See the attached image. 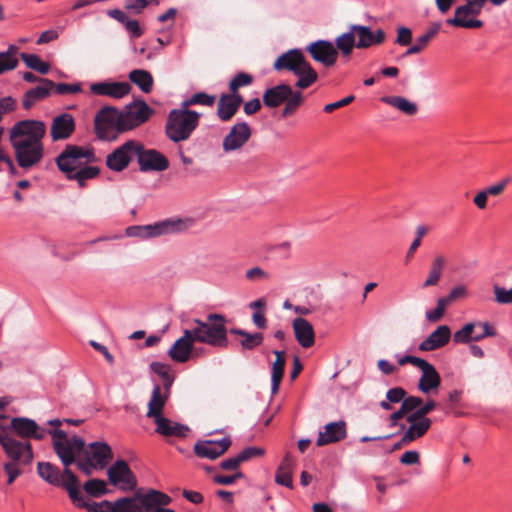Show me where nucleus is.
I'll return each instance as SVG.
<instances>
[{"instance_id": "f257e3e1", "label": "nucleus", "mask_w": 512, "mask_h": 512, "mask_svg": "<svg viewBox=\"0 0 512 512\" xmlns=\"http://www.w3.org/2000/svg\"><path fill=\"white\" fill-rule=\"evenodd\" d=\"M45 132L46 126L39 120H22L12 127L10 141L21 168H31L41 161L44 151L42 139Z\"/></svg>"}, {"instance_id": "f03ea898", "label": "nucleus", "mask_w": 512, "mask_h": 512, "mask_svg": "<svg viewBox=\"0 0 512 512\" xmlns=\"http://www.w3.org/2000/svg\"><path fill=\"white\" fill-rule=\"evenodd\" d=\"M96 156L92 148L67 145L56 158V163L69 180H74L80 187H85L86 181L96 178L100 169L93 166Z\"/></svg>"}, {"instance_id": "7ed1b4c3", "label": "nucleus", "mask_w": 512, "mask_h": 512, "mask_svg": "<svg viewBox=\"0 0 512 512\" xmlns=\"http://www.w3.org/2000/svg\"><path fill=\"white\" fill-rule=\"evenodd\" d=\"M38 475L50 485L61 487L68 492L71 501L79 508L88 507L80 492V485L76 475L69 466H64L63 471L50 462H38Z\"/></svg>"}, {"instance_id": "20e7f679", "label": "nucleus", "mask_w": 512, "mask_h": 512, "mask_svg": "<svg viewBox=\"0 0 512 512\" xmlns=\"http://www.w3.org/2000/svg\"><path fill=\"white\" fill-rule=\"evenodd\" d=\"M193 323L195 327L190 331L198 343L222 349L228 347L227 319L224 315L210 313L205 321L194 319Z\"/></svg>"}, {"instance_id": "39448f33", "label": "nucleus", "mask_w": 512, "mask_h": 512, "mask_svg": "<svg viewBox=\"0 0 512 512\" xmlns=\"http://www.w3.org/2000/svg\"><path fill=\"white\" fill-rule=\"evenodd\" d=\"M273 68L276 71H290L296 75L298 79L295 86L298 89H306L318 79L317 72L300 49H290L281 54L274 62Z\"/></svg>"}, {"instance_id": "423d86ee", "label": "nucleus", "mask_w": 512, "mask_h": 512, "mask_svg": "<svg viewBox=\"0 0 512 512\" xmlns=\"http://www.w3.org/2000/svg\"><path fill=\"white\" fill-rule=\"evenodd\" d=\"M200 116V113L186 107L172 109L165 125L166 136L175 143L189 139L199 125Z\"/></svg>"}, {"instance_id": "0eeeda50", "label": "nucleus", "mask_w": 512, "mask_h": 512, "mask_svg": "<svg viewBox=\"0 0 512 512\" xmlns=\"http://www.w3.org/2000/svg\"><path fill=\"white\" fill-rule=\"evenodd\" d=\"M52 438L54 452L61 460L63 466H69L75 463L83 456L85 441L83 438L73 435L68 437L66 432L61 429L49 430Z\"/></svg>"}, {"instance_id": "6e6552de", "label": "nucleus", "mask_w": 512, "mask_h": 512, "mask_svg": "<svg viewBox=\"0 0 512 512\" xmlns=\"http://www.w3.org/2000/svg\"><path fill=\"white\" fill-rule=\"evenodd\" d=\"M94 131L97 138L104 141H113L126 132L120 110L112 106L102 107L95 115Z\"/></svg>"}, {"instance_id": "1a4fd4ad", "label": "nucleus", "mask_w": 512, "mask_h": 512, "mask_svg": "<svg viewBox=\"0 0 512 512\" xmlns=\"http://www.w3.org/2000/svg\"><path fill=\"white\" fill-rule=\"evenodd\" d=\"M141 149V142L128 140L106 156V166L113 172H122L129 167Z\"/></svg>"}, {"instance_id": "9d476101", "label": "nucleus", "mask_w": 512, "mask_h": 512, "mask_svg": "<svg viewBox=\"0 0 512 512\" xmlns=\"http://www.w3.org/2000/svg\"><path fill=\"white\" fill-rule=\"evenodd\" d=\"M153 113L154 110L144 100H135L126 105L123 110H120L125 131L141 126L150 119Z\"/></svg>"}, {"instance_id": "9b49d317", "label": "nucleus", "mask_w": 512, "mask_h": 512, "mask_svg": "<svg viewBox=\"0 0 512 512\" xmlns=\"http://www.w3.org/2000/svg\"><path fill=\"white\" fill-rule=\"evenodd\" d=\"M484 5L474 0H466L464 5L455 9V15L448 18L446 23L454 27H461L467 29L480 28L483 23L481 20L468 18V16H478Z\"/></svg>"}, {"instance_id": "f8f14e48", "label": "nucleus", "mask_w": 512, "mask_h": 512, "mask_svg": "<svg viewBox=\"0 0 512 512\" xmlns=\"http://www.w3.org/2000/svg\"><path fill=\"white\" fill-rule=\"evenodd\" d=\"M252 130L245 121H237L223 138L222 148L225 152L241 149L251 138Z\"/></svg>"}, {"instance_id": "ddd939ff", "label": "nucleus", "mask_w": 512, "mask_h": 512, "mask_svg": "<svg viewBox=\"0 0 512 512\" xmlns=\"http://www.w3.org/2000/svg\"><path fill=\"white\" fill-rule=\"evenodd\" d=\"M109 481L122 490H132L136 486L135 477L124 460H117L107 471Z\"/></svg>"}, {"instance_id": "4468645a", "label": "nucleus", "mask_w": 512, "mask_h": 512, "mask_svg": "<svg viewBox=\"0 0 512 512\" xmlns=\"http://www.w3.org/2000/svg\"><path fill=\"white\" fill-rule=\"evenodd\" d=\"M13 432L24 439L42 440L49 434V430L40 427L36 421L26 417H14L11 420Z\"/></svg>"}, {"instance_id": "2eb2a0df", "label": "nucleus", "mask_w": 512, "mask_h": 512, "mask_svg": "<svg viewBox=\"0 0 512 512\" xmlns=\"http://www.w3.org/2000/svg\"><path fill=\"white\" fill-rule=\"evenodd\" d=\"M141 171H164L169 167L168 159L154 149H145L141 143V149L136 155Z\"/></svg>"}, {"instance_id": "dca6fc26", "label": "nucleus", "mask_w": 512, "mask_h": 512, "mask_svg": "<svg viewBox=\"0 0 512 512\" xmlns=\"http://www.w3.org/2000/svg\"><path fill=\"white\" fill-rule=\"evenodd\" d=\"M306 50L311 57L325 67L333 66L338 58V51L332 42L327 40H318L309 44Z\"/></svg>"}, {"instance_id": "f3484780", "label": "nucleus", "mask_w": 512, "mask_h": 512, "mask_svg": "<svg viewBox=\"0 0 512 512\" xmlns=\"http://www.w3.org/2000/svg\"><path fill=\"white\" fill-rule=\"evenodd\" d=\"M230 445L229 437H223L220 440H202L195 444L194 452L200 458L214 460L224 454Z\"/></svg>"}, {"instance_id": "a211bd4d", "label": "nucleus", "mask_w": 512, "mask_h": 512, "mask_svg": "<svg viewBox=\"0 0 512 512\" xmlns=\"http://www.w3.org/2000/svg\"><path fill=\"white\" fill-rule=\"evenodd\" d=\"M83 457L96 465V469H104L112 460L111 447L105 442H93L85 444Z\"/></svg>"}, {"instance_id": "6ab92c4d", "label": "nucleus", "mask_w": 512, "mask_h": 512, "mask_svg": "<svg viewBox=\"0 0 512 512\" xmlns=\"http://www.w3.org/2000/svg\"><path fill=\"white\" fill-rule=\"evenodd\" d=\"M130 91L131 85L128 82L102 81L90 85L91 94L113 99H122Z\"/></svg>"}, {"instance_id": "aec40b11", "label": "nucleus", "mask_w": 512, "mask_h": 512, "mask_svg": "<svg viewBox=\"0 0 512 512\" xmlns=\"http://www.w3.org/2000/svg\"><path fill=\"white\" fill-rule=\"evenodd\" d=\"M197 342L192 336L190 329L183 332V336L175 341L168 350L169 357L176 363L187 362L192 354L193 345Z\"/></svg>"}, {"instance_id": "412c9836", "label": "nucleus", "mask_w": 512, "mask_h": 512, "mask_svg": "<svg viewBox=\"0 0 512 512\" xmlns=\"http://www.w3.org/2000/svg\"><path fill=\"white\" fill-rule=\"evenodd\" d=\"M3 450L11 459L10 462H15L21 465L31 464L34 458L32 445L29 441H20L15 439Z\"/></svg>"}, {"instance_id": "4be33fe9", "label": "nucleus", "mask_w": 512, "mask_h": 512, "mask_svg": "<svg viewBox=\"0 0 512 512\" xmlns=\"http://www.w3.org/2000/svg\"><path fill=\"white\" fill-rule=\"evenodd\" d=\"M352 31L357 37L356 48L365 49L373 45H379L385 40V33L382 29H377L375 32L368 26L352 25Z\"/></svg>"}, {"instance_id": "5701e85b", "label": "nucleus", "mask_w": 512, "mask_h": 512, "mask_svg": "<svg viewBox=\"0 0 512 512\" xmlns=\"http://www.w3.org/2000/svg\"><path fill=\"white\" fill-rule=\"evenodd\" d=\"M347 437V427L343 420L330 422L324 426V431L319 432L316 445L321 447L337 443Z\"/></svg>"}, {"instance_id": "b1692460", "label": "nucleus", "mask_w": 512, "mask_h": 512, "mask_svg": "<svg viewBox=\"0 0 512 512\" xmlns=\"http://www.w3.org/2000/svg\"><path fill=\"white\" fill-rule=\"evenodd\" d=\"M74 117L69 113L56 116L51 124L50 134L54 141L68 139L75 131Z\"/></svg>"}, {"instance_id": "393cba45", "label": "nucleus", "mask_w": 512, "mask_h": 512, "mask_svg": "<svg viewBox=\"0 0 512 512\" xmlns=\"http://www.w3.org/2000/svg\"><path fill=\"white\" fill-rule=\"evenodd\" d=\"M185 228L186 226L181 219H166L154 224L144 225L146 239L177 233Z\"/></svg>"}, {"instance_id": "a878e982", "label": "nucleus", "mask_w": 512, "mask_h": 512, "mask_svg": "<svg viewBox=\"0 0 512 512\" xmlns=\"http://www.w3.org/2000/svg\"><path fill=\"white\" fill-rule=\"evenodd\" d=\"M451 339V329L448 325L438 326L426 339L419 344L423 352L434 351L444 347Z\"/></svg>"}, {"instance_id": "bb28decb", "label": "nucleus", "mask_w": 512, "mask_h": 512, "mask_svg": "<svg viewBox=\"0 0 512 512\" xmlns=\"http://www.w3.org/2000/svg\"><path fill=\"white\" fill-rule=\"evenodd\" d=\"M242 102L243 97L240 94H222L217 104L218 118L223 122L231 120L237 113Z\"/></svg>"}, {"instance_id": "cd10ccee", "label": "nucleus", "mask_w": 512, "mask_h": 512, "mask_svg": "<svg viewBox=\"0 0 512 512\" xmlns=\"http://www.w3.org/2000/svg\"><path fill=\"white\" fill-rule=\"evenodd\" d=\"M406 420L410 425L404 432L401 439V442L404 444H408L423 437L428 432L432 424L430 418L421 419L418 417H412V414H409L406 417Z\"/></svg>"}, {"instance_id": "c85d7f7f", "label": "nucleus", "mask_w": 512, "mask_h": 512, "mask_svg": "<svg viewBox=\"0 0 512 512\" xmlns=\"http://www.w3.org/2000/svg\"><path fill=\"white\" fill-rule=\"evenodd\" d=\"M54 82L47 78H41L40 84L28 90L23 97V107L25 109L32 108L37 102L49 97L53 91Z\"/></svg>"}, {"instance_id": "c756f323", "label": "nucleus", "mask_w": 512, "mask_h": 512, "mask_svg": "<svg viewBox=\"0 0 512 512\" xmlns=\"http://www.w3.org/2000/svg\"><path fill=\"white\" fill-rule=\"evenodd\" d=\"M156 425V433L164 437H177L184 438L189 432V428L186 425L174 422L164 415L152 419Z\"/></svg>"}, {"instance_id": "7c9ffc66", "label": "nucleus", "mask_w": 512, "mask_h": 512, "mask_svg": "<svg viewBox=\"0 0 512 512\" xmlns=\"http://www.w3.org/2000/svg\"><path fill=\"white\" fill-rule=\"evenodd\" d=\"M295 338L303 348H310L315 343V331L311 323L302 317L295 318L292 323Z\"/></svg>"}, {"instance_id": "2f4dec72", "label": "nucleus", "mask_w": 512, "mask_h": 512, "mask_svg": "<svg viewBox=\"0 0 512 512\" xmlns=\"http://www.w3.org/2000/svg\"><path fill=\"white\" fill-rule=\"evenodd\" d=\"M170 390L162 388L160 385H154L151 393V397L148 403V411L146 416L150 419H154L163 415V409L169 398Z\"/></svg>"}, {"instance_id": "473e14b6", "label": "nucleus", "mask_w": 512, "mask_h": 512, "mask_svg": "<svg viewBox=\"0 0 512 512\" xmlns=\"http://www.w3.org/2000/svg\"><path fill=\"white\" fill-rule=\"evenodd\" d=\"M292 94V87L288 84H279L268 88L263 94V103L266 107L276 108L284 103L285 99Z\"/></svg>"}, {"instance_id": "72a5a7b5", "label": "nucleus", "mask_w": 512, "mask_h": 512, "mask_svg": "<svg viewBox=\"0 0 512 512\" xmlns=\"http://www.w3.org/2000/svg\"><path fill=\"white\" fill-rule=\"evenodd\" d=\"M422 375L419 379L418 388L424 394H430L438 390L441 384V377L436 368L429 364L421 370Z\"/></svg>"}, {"instance_id": "f704fd0d", "label": "nucleus", "mask_w": 512, "mask_h": 512, "mask_svg": "<svg viewBox=\"0 0 512 512\" xmlns=\"http://www.w3.org/2000/svg\"><path fill=\"white\" fill-rule=\"evenodd\" d=\"M294 464V458L289 453H287L275 474V482L277 484L285 486L290 489L293 488L292 473Z\"/></svg>"}, {"instance_id": "c9c22d12", "label": "nucleus", "mask_w": 512, "mask_h": 512, "mask_svg": "<svg viewBox=\"0 0 512 512\" xmlns=\"http://www.w3.org/2000/svg\"><path fill=\"white\" fill-rule=\"evenodd\" d=\"M274 354L276 356V359L274 363L272 364L271 369V393L275 395L280 387L281 381L283 379L284 375V369H285V351H279L275 350Z\"/></svg>"}, {"instance_id": "e433bc0d", "label": "nucleus", "mask_w": 512, "mask_h": 512, "mask_svg": "<svg viewBox=\"0 0 512 512\" xmlns=\"http://www.w3.org/2000/svg\"><path fill=\"white\" fill-rule=\"evenodd\" d=\"M381 101L409 116L415 115L418 111L415 103L402 96H384Z\"/></svg>"}, {"instance_id": "4c0bfd02", "label": "nucleus", "mask_w": 512, "mask_h": 512, "mask_svg": "<svg viewBox=\"0 0 512 512\" xmlns=\"http://www.w3.org/2000/svg\"><path fill=\"white\" fill-rule=\"evenodd\" d=\"M129 79L144 93H150L153 88V77L150 72L143 69H135L129 73Z\"/></svg>"}, {"instance_id": "58836bf2", "label": "nucleus", "mask_w": 512, "mask_h": 512, "mask_svg": "<svg viewBox=\"0 0 512 512\" xmlns=\"http://www.w3.org/2000/svg\"><path fill=\"white\" fill-rule=\"evenodd\" d=\"M18 47L10 45L5 52H0V74L13 70L17 67L18 60Z\"/></svg>"}, {"instance_id": "ea45409f", "label": "nucleus", "mask_w": 512, "mask_h": 512, "mask_svg": "<svg viewBox=\"0 0 512 512\" xmlns=\"http://www.w3.org/2000/svg\"><path fill=\"white\" fill-rule=\"evenodd\" d=\"M304 102V96L301 91H294L284 101V108L281 112L282 118L293 116Z\"/></svg>"}, {"instance_id": "a19ab883", "label": "nucleus", "mask_w": 512, "mask_h": 512, "mask_svg": "<svg viewBox=\"0 0 512 512\" xmlns=\"http://www.w3.org/2000/svg\"><path fill=\"white\" fill-rule=\"evenodd\" d=\"M336 50H339L343 56H349L353 48L356 47V40L354 32L352 31V25L349 31L341 34L335 39Z\"/></svg>"}, {"instance_id": "79ce46f5", "label": "nucleus", "mask_w": 512, "mask_h": 512, "mask_svg": "<svg viewBox=\"0 0 512 512\" xmlns=\"http://www.w3.org/2000/svg\"><path fill=\"white\" fill-rule=\"evenodd\" d=\"M444 264L445 258L443 256L438 255L434 258L430 267L429 275L423 283V287L434 286L439 282Z\"/></svg>"}, {"instance_id": "37998d69", "label": "nucleus", "mask_w": 512, "mask_h": 512, "mask_svg": "<svg viewBox=\"0 0 512 512\" xmlns=\"http://www.w3.org/2000/svg\"><path fill=\"white\" fill-rule=\"evenodd\" d=\"M21 59L24 61L27 67L41 73L47 74L50 70V65L44 62L38 55L30 53H21Z\"/></svg>"}, {"instance_id": "c03bdc74", "label": "nucleus", "mask_w": 512, "mask_h": 512, "mask_svg": "<svg viewBox=\"0 0 512 512\" xmlns=\"http://www.w3.org/2000/svg\"><path fill=\"white\" fill-rule=\"evenodd\" d=\"M151 370L160 376L164 382V388L170 390L174 382V377L171 375V367L162 362H152L150 365Z\"/></svg>"}, {"instance_id": "a18cd8bd", "label": "nucleus", "mask_w": 512, "mask_h": 512, "mask_svg": "<svg viewBox=\"0 0 512 512\" xmlns=\"http://www.w3.org/2000/svg\"><path fill=\"white\" fill-rule=\"evenodd\" d=\"M254 77L246 72H238L229 82L230 93L235 95L239 94V89L242 87L249 86L253 83Z\"/></svg>"}, {"instance_id": "49530a36", "label": "nucleus", "mask_w": 512, "mask_h": 512, "mask_svg": "<svg viewBox=\"0 0 512 512\" xmlns=\"http://www.w3.org/2000/svg\"><path fill=\"white\" fill-rule=\"evenodd\" d=\"M216 97L214 95H209L205 92H198L192 95L190 98L186 99L182 103V107H189L192 105H201L206 107H212L215 104Z\"/></svg>"}, {"instance_id": "de8ad7c7", "label": "nucleus", "mask_w": 512, "mask_h": 512, "mask_svg": "<svg viewBox=\"0 0 512 512\" xmlns=\"http://www.w3.org/2000/svg\"><path fill=\"white\" fill-rule=\"evenodd\" d=\"M476 329L475 323H467L460 330L453 334V341L457 344L469 343L474 341V333Z\"/></svg>"}, {"instance_id": "09e8293b", "label": "nucleus", "mask_w": 512, "mask_h": 512, "mask_svg": "<svg viewBox=\"0 0 512 512\" xmlns=\"http://www.w3.org/2000/svg\"><path fill=\"white\" fill-rule=\"evenodd\" d=\"M84 489L89 495H91L93 497H99V496L105 494L107 491L105 481L100 480V479L88 480L84 484Z\"/></svg>"}, {"instance_id": "8fccbe9b", "label": "nucleus", "mask_w": 512, "mask_h": 512, "mask_svg": "<svg viewBox=\"0 0 512 512\" xmlns=\"http://www.w3.org/2000/svg\"><path fill=\"white\" fill-rule=\"evenodd\" d=\"M462 391L454 389L448 393L446 400V408L448 412L458 416L459 412L457 409L461 407Z\"/></svg>"}, {"instance_id": "3c124183", "label": "nucleus", "mask_w": 512, "mask_h": 512, "mask_svg": "<svg viewBox=\"0 0 512 512\" xmlns=\"http://www.w3.org/2000/svg\"><path fill=\"white\" fill-rule=\"evenodd\" d=\"M263 334L262 333H248L245 332L243 335V339L241 340V346L243 349L252 350L259 346L263 342Z\"/></svg>"}, {"instance_id": "603ef678", "label": "nucleus", "mask_w": 512, "mask_h": 512, "mask_svg": "<svg viewBox=\"0 0 512 512\" xmlns=\"http://www.w3.org/2000/svg\"><path fill=\"white\" fill-rule=\"evenodd\" d=\"M53 91L58 95L78 94L82 91L81 83H54Z\"/></svg>"}, {"instance_id": "864d4df0", "label": "nucleus", "mask_w": 512, "mask_h": 512, "mask_svg": "<svg viewBox=\"0 0 512 512\" xmlns=\"http://www.w3.org/2000/svg\"><path fill=\"white\" fill-rule=\"evenodd\" d=\"M441 28L440 22L432 23L424 34L416 38V41L425 49L429 42L438 34Z\"/></svg>"}, {"instance_id": "5fc2aeb1", "label": "nucleus", "mask_w": 512, "mask_h": 512, "mask_svg": "<svg viewBox=\"0 0 512 512\" xmlns=\"http://www.w3.org/2000/svg\"><path fill=\"white\" fill-rule=\"evenodd\" d=\"M447 305L448 304L446 303V301L442 297L439 298L437 300L436 307L434 309L428 310L426 312V319L429 322H437V321H439L443 317Z\"/></svg>"}, {"instance_id": "6e6d98bb", "label": "nucleus", "mask_w": 512, "mask_h": 512, "mask_svg": "<svg viewBox=\"0 0 512 512\" xmlns=\"http://www.w3.org/2000/svg\"><path fill=\"white\" fill-rule=\"evenodd\" d=\"M476 328H480L481 331H475L474 341H480L485 337H492L496 335L495 329L488 322H479L476 324Z\"/></svg>"}, {"instance_id": "4d7b16f0", "label": "nucleus", "mask_w": 512, "mask_h": 512, "mask_svg": "<svg viewBox=\"0 0 512 512\" xmlns=\"http://www.w3.org/2000/svg\"><path fill=\"white\" fill-rule=\"evenodd\" d=\"M422 403H423L422 398H420L418 396H409V397L405 396L403 399V402L401 404V407L409 415V414L413 413L414 411H416L419 408V406H421Z\"/></svg>"}, {"instance_id": "13d9d810", "label": "nucleus", "mask_w": 512, "mask_h": 512, "mask_svg": "<svg viewBox=\"0 0 512 512\" xmlns=\"http://www.w3.org/2000/svg\"><path fill=\"white\" fill-rule=\"evenodd\" d=\"M495 299L500 304L512 303V288L505 289L503 287L495 286L494 288Z\"/></svg>"}, {"instance_id": "bf43d9fd", "label": "nucleus", "mask_w": 512, "mask_h": 512, "mask_svg": "<svg viewBox=\"0 0 512 512\" xmlns=\"http://www.w3.org/2000/svg\"><path fill=\"white\" fill-rule=\"evenodd\" d=\"M263 454H264L263 449L251 446V447H247V448L243 449L237 455H238L240 462L243 463V462L248 461L254 457L262 456Z\"/></svg>"}, {"instance_id": "052dcab7", "label": "nucleus", "mask_w": 512, "mask_h": 512, "mask_svg": "<svg viewBox=\"0 0 512 512\" xmlns=\"http://www.w3.org/2000/svg\"><path fill=\"white\" fill-rule=\"evenodd\" d=\"M18 463L15 462H7L4 464V470L8 475V484H12L16 478H18L22 474V470L19 468Z\"/></svg>"}, {"instance_id": "680f3d73", "label": "nucleus", "mask_w": 512, "mask_h": 512, "mask_svg": "<svg viewBox=\"0 0 512 512\" xmlns=\"http://www.w3.org/2000/svg\"><path fill=\"white\" fill-rule=\"evenodd\" d=\"M510 181V178H504L501 181L486 187L484 190L489 196H499L504 192L505 188L510 183Z\"/></svg>"}, {"instance_id": "e2e57ef3", "label": "nucleus", "mask_w": 512, "mask_h": 512, "mask_svg": "<svg viewBox=\"0 0 512 512\" xmlns=\"http://www.w3.org/2000/svg\"><path fill=\"white\" fill-rule=\"evenodd\" d=\"M154 0H126L125 9L141 13Z\"/></svg>"}, {"instance_id": "0e129e2a", "label": "nucleus", "mask_w": 512, "mask_h": 512, "mask_svg": "<svg viewBox=\"0 0 512 512\" xmlns=\"http://www.w3.org/2000/svg\"><path fill=\"white\" fill-rule=\"evenodd\" d=\"M405 396L406 391L401 387L391 388L386 393V399L391 403H402Z\"/></svg>"}, {"instance_id": "69168bd1", "label": "nucleus", "mask_w": 512, "mask_h": 512, "mask_svg": "<svg viewBox=\"0 0 512 512\" xmlns=\"http://www.w3.org/2000/svg\"><path fill=\"white\" fill-rule=\"evenodd\" d=\"M244 475L242 472L237 471L234 475H215L213 477V481L220 485H231L237 479L243 478Z\"/></svg>"}, {"instance_id": "338daca9", "label": "nucleus", "mask_w": 512, "mask_h": 512, "mask_svg": "<svg viewBox=\"0 0 512 512\" xmlns=\"http://www.w3.org/2000/svg\"><path fill=\"white\" fill-rule=\"evenodd\" d=\"M412 31L407 27H400L397 30L396 43L401 46H407L411 43Z\"/></svg>"}, {"instance_id": "774afa93", "label": "nucleus", "mask_w": 512, "mask_h": 512, "mask_svg": "<svg viewBox=\"0 0 512 512\" xmlns=\"http://www.w3.org/2000/svg\"><path fill=\"white\" fill-rule=\"evenodd\" d=\"M436 402L434 400H428L425 404H421L419 408L414 411L412 417L427 418L426 415L436 408Z\"/></svg>"}]
</instances>
